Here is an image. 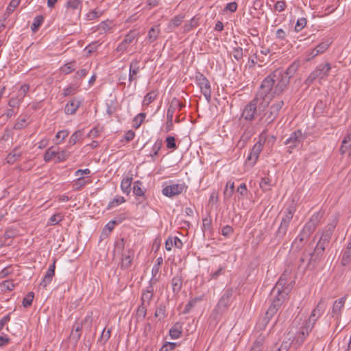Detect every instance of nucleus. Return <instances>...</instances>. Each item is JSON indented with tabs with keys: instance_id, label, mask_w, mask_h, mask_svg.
<instances>
[{
	"instance_id": "f257e3e1",
	"label": "nucleus",
	"mask_w": 351,
	"mask_h": 351,
	"mask_svg": "<svg viewBox=\"0 0 351 351\" xmlns=\"http://www.w3.org/2000/svg\"><path fill=\"white\" fill-rule=\"evenodd\" d=\"M289 84L288 76L280 69H276L267 75L262 82L260 86L259 95L271 96L280 95Z\"/></svg>"
},
{
	"instance_id": "f03ea898",
	"label": "nucleus",
	"mask_w": 351,
	"mask_h": 351,
	"mask_svg": "<svg viewBox=\"0 0 351 351\" xmlns=\"http://www.w3.org/2000/svg\"><path fill=\"white\" fill-rule=\"evenodd\" d=\"M286 283L287 280L283 274L271 290V303L263 319L265 325L268 324L269 321L276 315L290 292L291 288L285 287Z\"/></svg>"
},
{
	"instance_id": "7ed1b4c3",
	"label": "nucleus",
	"mask_w": 351,
	"mask_h": 351,
	"mask_svg": "<svg viewBox=\"0 0 351 351\" xmlns=\"http://www.w3.org/2000/svg\"><path fill=\"white\" fill-rule=\"evenodd\" d=\"M326 308L325 300L322 298L317 303L315 308L312 311L309 317L305 319L300 331L298 332V336L295 338V342L298 346H301L306 338L308 336L317 320L323 315Z\"/></svg>"
},
{
	"instance_id": "20e7f679",
	"label": "nucleus",
	"mask_w": 351,
	"mask_h": 351,
	"mask_svg": "<svg viewBox=\"0 0 351 351\" xmlns=\"http://www.w3.org/2000/svg\"><path fill=\"white\" fill-rule=\"evenodd\" d=\"M269 100L258 94L249 104L243 108L242 117L247 121H252L258 114L264 110L269 105Z\"/></svg>"
},
{
	"instance_id": "39448f33",
	"label": "nucleus",
	"mask_w": 351,
	"mask_h": 351,
	"mask_svg": "<svg viewBox=\"0 0 351 351\" xmlns=\"http://www.w3.org/2000/svg\"><path fill=\"white\" fill-rule=\"evenodd\" d=\"M296 210V204L293 199L285 208L280 226L276 232V237L282 239L286 234L289 223Z\"/></svg>"
},
{
	"instance_id": "423d86ee",
	"label": "nucleus",
	"mask_w": 351,
	"mask_h": 351,
	"mask_svg": "<svg viewBox=\"0 0 351 351\" xmlns=\"http://www.w3.org/2000/svg\"><path fill=\"white\" fill-rule=\"evenodd\" d=\"M330 70L331 65L328 62L318 64L315 69L306 79L305 84L310 86L316 79L318 80L319 84H322V81L326 80Z\"/></svg>"
},
{
	"instance_id": "0eeeda50",
	"label": "nucleus",
	"mask_w": 351,
	"mask_h": 351,
	"mask_svg": "<svg viewBox=\"0 0 351 351\" xmlns=\"http://www.w3.org/2000/svg\"><path fill=\"white\" fill-rule=\"evenodd\" d=\"M330 239L328 238V236H324L322 234L320 237L315 249L314 252L310 254V258L308 261V263L307 267H310L312 262H315L317 259H319L320 256L322 255L326 247L330 242Z\"/></svg>"
},
{
	"instance_id": "6e6552de",
	"label": "nucleus",
	"mask_w": 351,
	"mask_h": 351,
	"mask_svg": "<svg viewBox=\"0 0 351 351\" xmlns=\"http://www.w3.org/2000/svg\"><path fill=\"white\" fill-rule=\"evenodd\" d=\"M306 137V134L302 130H298L290 134L289 137L285 141V144L288 146L291 153L292 149L302 145Z\"/></svg>"
},
{
	"instance_id": "1a4fd4ad",
	"label": "nucleus",
	"mask_w": 351,
	"mask_h": 351,
	"mask_svg": "<svg viewBox=\"0 0 351 351\" xmlns=\"http://www.w3.org/2000/svg\"><path fill=\"white\" fill-rule=\"evenodd\" d=\"M284 106L283 100L275 101L269 107V110L265 114V121L267 124L271 123L278 116L280 110Z\"/></svg>"
},
{
	"instance_id": "9d476101",
	"label": "nucleus",
	"mask_w": 351,
	"mask_h": 351,
	"mask_svg": "<svg viewBox=\"0 0 351 351\" xmlns=\"http://www.w3.org/2000/svg\"><path fill=\"white\" fill-rule=\"evenodd\" d=\"M196 82L200 88L201 93L204 95L206 99L210 101L211 98V88L208 80L201 73L196 75Z\"/></svg>"
},
{
	"instance_id": "9b49d317",
	"label": "nucleus",
	"mask_w": 351,
	"mask_h": 351,
	"mask_svg": "<svg viewBox=\"0 0 351 351\" xmlns=\"http://www.w3.org/2000/svg\"><path fill=\"white\" fill-rule=\"evenodd\" d=\"M187 186L185 183H176L168 185L162 189V193L164 195L173 197L181 194L183 191H186Z\"/></svg>"
},
{
	"instance_id": "f8f14e48",
	"label": "nucleus",
	"mask_w": 351,
	"mask_h": 351,
	"mask_svg": "<svg viewBox=\"0 0 351 351\" xmlns=\"http://www.w3.org/2000/svg\"><path fill=\"white\" fill-rule=\"evenodd\" d=\"M265 139L263 140V141L262 142V136L261 137V139L254 144V145L253 146L249 156H247V163L250 166V167H253L258 157H259V154H261V152H262L263 150V144H264V142H265Z\"/></svg>"
},
{
	"instance_id": "ddd939ff",
	"label": "nucleus",
	"mask_w": 351,
	"mask_h": 351,
	"mask_svg": "<svg viewBox=\"0 0 351 351\" xmlns=\"http://www.w3.org/2000/svg\"><path fill=\"white\" fill-rule=\"evenodd\" d=\"M231 295L232 293L229 291H227L226 293H224L214 309L215 313L221 315L227 310L230 304Z\"/></svg>"
},
{
	"instance_id": "4468645a",
	"label": "nucleus",
	"mask_w": 351,
	"mask_h": 351,
	"mask_svg": "<svg viewBox=\"0 0 351 351\" xmlns=\"http://www.w3.org/2000/svg\"><path fill=\"white\" fill-rule=\"evenodd\" d=\"M346 297L343 296L341 298L336 300L332 307V317H335L337 322L339 323L341 320V313L344 308Z\"/></svg>"
},
{
	"instance_id": "2eb2a0df",
	"label": "nucleus",
	"mask_w": 351,
	"mask_h": 351,
	"mask_svg": "<svg viewBox=\"0 0 351 351\" xmlns=\"http://www.w3.org/2000/svg\"><path fill=\"white\" fill-rule=\"evenodd\" d=\"M142 68L140 65V61L134 59L131 61L130 63V69H129V75H128V81L130 82V85L133 82H136L138 79V74L139 73L141 69Z\"/></svg>"
},
{
	"instance_id": "dca6fc26",
	"label": "nucleus",
	"mask_w": 351,
	"mask_h": 351,
	"mask_svg": "<svg viewBox=\"0 0 351 351\" xmlns=\"http://www.w3.org/2000/svg\"><path fill=\"white\" fill-rule=\"evenodd\" d=\"M137 34L135 31H130L124 39L118 45L116 50L118 52L123 53L129 45L136 38Z\"/></svg>"
},
{
	"instance_id": "f3484780",
	"label": "nucleus",
	"mask_w": 351,
	"mask_h": 351,
	"mask_svg": "<svg viewBox=\"0 0 351 351\" xmlns=\"http://www.w3.org/2000/svg\"><path fill=\"white\" fill-rule=\"evenodd\" d=\"M56 262V260L54 259L53 263L49 265L45 275L40 283V287L45 289L51 282L52 279L55 275Z\"/></svg>"
},
{
	"instance_id": "a211bd4d",
	"label": "nucleus",
	"mask_w": 351,
	"mask_h": 351,
	"mask_svg": "<svg viewBox=\"0 0 351 351\" xmlns=\"http://www.w3.org/2000/svg\"><path fill=\"white\" fill-rule=\"evenodd\" d=\"M185 106V104L180 101L178 98L173 97L169 104L167 112V117L173 118L174 114L176 111H180L182 108Z\"/></svg>"
},
{
	"instance_id": "6ab92c4d",
	"label": "nucleus",
	"mask_w": 351,
	"mask_h": 351,
	"mask_svg": "<svg viewBox=\"0 0 351 351\" xmlns=\"http://www.w3.org/2000/svg\"><path fill=\"white\" fill-rule=\"evenodd\" d=\"M154 296V287L151 282L147 287L146 289L143 291L141 295V304L146 306H149L151 301Z\"/></svg>"
},
{
	"instance_id": "aec40b11",
	"label": "nucleus",
	"mask_w": 351,
	"mask_h": 351,
	"mask_svg": "<svg viewBox=\"0 0 351 351\" xmlns=\"http://www.w3.org/2000/svg\"><path fill=\"white\" fill-rule=\"evenodd\" d=\"M114 27V25L112 21L106 20L101 22L97 26V30L99 32V34H104L112 32Z\"/></svg>"
},
{
	"instance_id": "412c9836",
	"label": "nucleus",
	"mask_w": 351,
	"mask_h": 351,
	"mask_svg": "<svg viewBox=\"0 0 351 351\" xmlns=\"http://www.w3.org/2000/svg\"><path fill=\"white\" fill-rule=\"evenodd\" d=\"M82 101L74 98L69 101L64 107V112L67 114H73L81 105Z\"/></svg>"
},
{
	"instance_id": "4be33fe9",
	"label": "nucleus",
	"mask_w": 351,
	"mask_h": 351,
	"mask_svg": "<svg viewBox=\"0 0 351 351\" xmlns=\"http://www.w3.org/2000/svg\"><path fill=\"white\" fill-rule=\"evenodd\" d=\"M331 42L330 40H326L324 42H322L317 45L311 52L310 55L311 58H315V56H318L319 54H321L324 53L325 51L327 50V49L330 45Z\"/></svg>"
},
{
	"instance_id": "5701e85b",
	"label": "nucleus",
	"mask_w": 351,
	"mask_h": 351,
	"mask_svg": "<svg viewBox=\"0 0 351 351\" xmlns=\"http://www.w3.org/2000/svg\"><path fill=\"white\" fill-rule=\"evenodd\" d=\"M82 328V322H75L73 326L72 331L70 334V338L75 343H77L81 337V330Z\"/></svg>"
},
{
	"instance_id": "b1692460",
	"label": "nucleus",
	"mask_w": 351,
	"mask_h": 351,
	"mask_svg": "<svg viewBox=\"0 0 351 351\" xmlns=\"http://www.w3.org/2000/svg\"><path fill=\"white\" fill-rule=\"evenodd\" d=\"M340 152L342 154L349 152V156H351V132H349L343 138L340 148Z\"/></svg>"
},
{
	"instance_id": "393cba45",
	"label": "nucleus",
	"mask_w": 351,
	"mask_h": 351,
	"mask_svg": "<svg viewBox=\"0 0 351 351\" xmlns=\"http://www.w3.org/2000/svg\"><path fill=\"white\" fill-rule=\"evenodd\" d=\"M182 332V326L180 322L175 323L169 330V335L171 339H178Z\"/></svg>"
},
{
	"instance_id": "a878e982",
	"label": "nucleus",
	"mask_w": 351,
	"mask_h": 351,
	"mask_svg": "<svg viewBox=\"0 0 351 351\" xmlns=\"http://www.w3.org/2000/svg\"><path fill=\"white\" fill-rule=\"evenodd\" d=\"M199 17L197 16H193L190 21H187L183 26V32H189L191 29L197 27L199 25Z\"/></svg>"
},
{
	"instance_id": "bb28decb",
	"label": "nucleus",
	"mask_w": 351,
	"mask_h": 351,
	"mask_svg": "<svg viewBox=\"0 0 351 351\" xmlns=\"http://www.w3.org/2000/svg\"><path fill=\"white\" fill-rule=\"evenodd\" d=\"M22 155V152L19 147L14 148L6 157V161L8 164H13L19 160Z\"/></svg>"
},
{
	"instance_id": "cd10ccee",
	"label": "nucleus",
	"mask_w": 351,
	"mask_h": 351,
	"mask_svg": "<svg viewBox=\"0 0 351 351\" xmlns=\"http://www.w3.org/2000/svg\"><path fill=\"white\" fill-rule=\"evenodd\" d=\"M171 287L173 293H178L182 287V278L180 275H176L171 279Z\"/></svg>"
},
{
	"instance_id": "c85d7f7f",
	"label": "nucleus",
	"mask_w": 351,
	"mask_h": 351,
	"mask_svg": "<svg viewBox=\"0 0 351 351\" xmlns=\"http://www.w3.org/2000/svg\"><path fill=\"white\" fill-rule=\"evenodd\" d=\"M162 145L161 139H157L154 143L152 151L149 155L151 157L152 161H155L156 156L158 155L159 151L160 150Z\"/></svg>"
},
{
	"instance_id": "c756f323",
	"label": "nucleus",
	"mask_w": 351,
	"mask_h": 351,
	"mask_svg": "<svg viewBox=\"0 0 351 351\" xmlns=\"http://www.w3.org/2000/svg\"><path fill=\"white\" fill-rule=\"evenodd\" d=\"M158 95V93L157 90H152L147 93L142 102L143 106H148L157 98Z\"/></svg>"
},
{
	"instance_id": "7c9ffc66",
	"label": "nucleus",
	"mask_w": 351,
	"mask_h": 351,
	"mask_svg": "<svg viewBox=\"0 0 351 351\" xmlns=\"http://www.w3.org/2000/svg\"><path fill=\"white\" fill-rule=\"evenodd\" d=\"M264 349V337L258 336L254 342L250 351H263Z\"/></svg>"
},
{
	"instance_id": "2f4dec72",
	"label": "nucleus",
	"mask_w": 351,
	"mask_h": 351,
	"mask_svg": "<svg viewBox=\"0 0 351 351\" xmlns=\"http://www.w3.org/2000/svg\"><path fill=\"white\" fill-rule=\"evenodd\" d=\"M132 181V178H124L121 182V189L123 193L128 195L130 193V186Z\"/></svg>"
},
{
	"instance_id": "473e14b6",
	"label": "nucleus",
	"mask_w": 351,
	"mask_h": 351,
	"mask_svg": "<svg viewBox=\"0 0 351 351\" xmlns=\"http://www.w3.org/2000/svg\"><path fill=\"white\" fill-rule=\"evenodd\" d=\"M160 34V29L158 27L154 26L152 27L148 32L147 34V40L149 43H152L155 41Z\"/></svg>"
},
{
	"instance_id": "72a5a7b5",
	"label": "nucleus",
	"mask_w": 351,
	"mask_h": 351,
	"mask_svg": "<svg viewBox=\"0 0 351 351\" xmlns=\"http://www.w3.org/2000/svg\"><path fill=\"white\" fill-rule=\"evenodd\" d=\"M125 202V199L123 196L117 195L116 196L112 201H110L108 206L107 209L110 210L114 207L118 206L119 205L124 203Z\"/></svg>"
},
{
	"instance_id": "f704fd0d",
	"label": "nucleus",
	"mask_w": 351,
	"mask_h": 351,
	"mask_svg": "<svg viewBox=\"0 0 351 351\" xmlns=\"http://www.w3.org/2000/svg\"><path fill=\"white\" fill-rule=\"evenodd\" d=\"M83 132L81 130L75 132L69 138L68 141V146H73L78 142L82 137Z\"/></svg>"
},
{
	"instance_id": "c9c22d12",
	"label": "nucleus",
	"mask_w": 351,
	"mask_h": 351,
	"mask_svg": "<svg viewBox=\"0 0 351 351\" xmlns=\"http://www.w3.org/2000/svg\"><path fill=\"white\" fill-rule=\"evenodd\" d=\"M313 217L314 216H313L312 218L309 220V221H308L305 224L302 229V234H306L307 235H309L314 231L315 228V223L313 221Z\"/></svg>"
},
{
	"instance_id": "e433bc0d",
	"label": "nucleus",
	"mask_w": 351,
	"mask_h": 351,
	"mask_svg": "<svg viewBox=\"0 0 351 351\" xmlns=\"http://www.w3.org/2000/svg\"><path fill=\"white\" fill-rule=\"evenodd\" d=\"M133 259V253L128 252V254H124L121 261V267L127 269L131 266Z\"/></svg>"
},
{
	"instance_id": "4c0bfd02",
	"label": "nucleus",
	"mask_w": 351,
	"mask_h": 351,
	"mask_svg": "<svg viewBox=\"0 0 351 351\" xmlns=\"http://www.w3.org/2000/svg\"><path fill=\"white\" fill-rule=\"evenodd\" d=\"M82 4V0H68L66 3V7L68 9L79 10L78 13L80 14Z\"/></svg>"
},
{
	"instance_id": "58836bf2",
	"label": "nucleus",
	"mask_w": 351,
	"mask_h": 351,
	"mask_svg": "<svg viewBox=\"0 0 351 351\" xmlns=\"http://www.w3.org/2000/svg\"><path fill=\"white\" fill-rule=\"evenodd\" d=\"M103 14V12L97 8L93 10L86 14V19L92 21L100 17Z\"/></svg>"
},
{
	"instance_id": "ea45409f",
	"label": "nucleus",
	"mask_w": 351,
	"mask_h": 351,
	"mask_svg": "<svg viewBox=\"0 0 351 351\" xmlns=\"http://www.w3.org/2000/svg\"><path fill=\"white\" fill-rule=\"evenodd\" d=\"M78 90V86L75 84H70L63 90L62 95L64 97L71 96L75 95Z\"/></svg>"
},
{
	"instance_id": "a19ab883",
	"label": "nucleus",
	"mask_w": 351,
	"mask_h": 351,
	"mask_svg": "<svg viewBox=\"0 0 351 351\" xmlns=\"http://www.w3.org/2000/svg\"><path fill=\"white\" fill-rule=\"evenodd\" d=\"M351 261V249L348 247L342 253L341 264L343 266L347 265Z\"/></svg>"
},
{
	"instance_id": "79ce46f5",
	"label": "nucleus",
	"mask_w": 351,
	"mask_h": 351,
	"mask_svg": "<svg viewBox=\"0 0 351 351\" xmlns=\"http://www.w3.org/2000/svg\"><path fill=\"white\" fill-rule=\"evenodd\" d=\"M75 69V62H71L60 67V71L64 74H69Z\"/></svg>"
},
{
	"instance_id": "37998d69",
	"label": "nucleus",
	"mask_w": 351,
	"mask_h": 351,
	"mask_svg": "<svg viewBox=\"0 0 351 351\" xmlns=\"http://www.w3.org/2000/svg\"><path fill=\"white\" fill-rule=\"evenodd\" d=\"M43 21H44V18L43 16H41V15L36 16L34 18V22L32 25V27H31L32 30L33 32H36L38 30V29L39 28V27L42 25Z\"/></svg>"
},
{
	"instance_id": "c03bdc74",
	"label": "nucleus",
	"mask_w": 351,
	"mask_h": 351,
	"mask_svg": "<svg viewBox=\"0 0 351 351\" xmlns=\"http://www.w3.org/2000/svg\"><path fill=\"white\" fill-rule=\"evenodd\" d=\"M70 156V152L66 149L56 152V162H60L66 160Z\"/></svg>"
},
{
	"instance_id": "a18cd8bd",
	"label": "nucleus",
	"mask_w": 351,
	"mask_h": 351,
	"mask_svg": "<svg viewBox=\"0 0 351 351\" xmlns=\"http://www.w3.org/2000/svg\"><path fill=\"white\" fill-rule=\"evenodd\" d=\"M232 56L238 62L242 61L243 58V49L240 47H234L232 50Z\"/></svg>"
},
{
	"instance_id": "49530a36",
	"label": "nucleus",
	"mask_w": 351,
	"mask_h": 351,
	"mask_svg": "<svg viewBox=\"0 0 351 351\" xmlns=\"http://www.w3.org/2000/svg\"><path fill=\"white\" fill-rule=\"evenodd\" d=\"M166 308L164 305H159L155 312V317H158L159 319H163L166 317Z\"/></svg>"
},
{
	"instance_id": "de8ad7c7",
	"label": "nucleus",
	"mask_w": 351,
	"mask_h": 351,
	"mask_svg": "<svg viewBox=\"0 0 351 351\" xmlns=\"http://www.w3.org/2000/svg\"><path fill=\"white\" fill-rule=\"evenodd\" d=\"M53 158H56V151L53 150V147H49L44 154V160L45 162L51 160Z\"/></svg>"
},
{
	"instance_id": "09e8293b",
	"label": "nucleus",
	"mask_w": 351,
	"mask_h": 351,
	"mask_svg": "<svg viewBox=\"0 0 351 351\" xmlns=\"http://www.w3.org/2000/svg\"><path fill=\"white\" fill-rule=\"evenodd\" d=\"M69 132L67 130L59 131L56 135V143H62L69 135Z\"/></svg>"
},
{
	"instance_id": "8fccbe9b",
	"label": "nucleus",
	"mask_w": 351,
	"mask_h": 351,
	"mask_svg": "<svg viewBox=\"0 0 351 351\" xmlns=\"http://www.w3.org/2000/svg\"><path fill=\"white\" fill-rule=\"evenodd\" d=\"M20 2H21V0H11L8 6L7 7L5 14L8 16L11 14L15 10V8L19 6Z\"/></svg>"
},
{
	"instance_id": "3c124183",
	"label": "nucleus",
	"mask_w": 351,
	"mask_h": 351,
	"mask_svg": "<svg viewBox=\"0 0 351 351\" xmlns=\"http://www.w3.org/2000/svg\"><path fill=\"white\" fill-rule=\"evenodd\" d=\"M34 298V293L33 292H29L27 295L23 299V306L24 307L30 306L32 304V301Z\"/></svg>"
},
{
	"instance_id": "603ef678",
	"label": "nucleus",
	"mask_w": 351,
	"mask_h": 351,
	"mask_svg": "<svg viewBox=\"0 0 351 351\" xmlns=\"http://www.w3.org/2000/svg\"><path fill=\"white\" fill-rule=\"evenodd\" d=\"M146 114L144 112L139 113L138 115H136L133 120L134 122V126L136 128H138L143 123L144 119H145Z\"/></svg>"
},
{
	"instance_id": "864d4df0",
	"label": "nucleus",
	"mask_w": 351,
	"mask_h": 351,
	"mask_svg": "<svg viewBox=\"0 0 351 351\" xmlns=\"http://www.w3.org/2000/svg\"><path fill=\"white\" fill-rule=\"evenodd\" d=\"M212 228V219L210 217H206L202 219V230L204 232L210 231Z\"/></svg>"
},
{
	"instance_id": "5fc2aeb1",
	"label": "nucleus",
	"mask_w": 351,
	"mask_h": 351,
	"mask_svg": "<svg viewBox=\"0 0 351 351\" xmlns=\"http://www.w3.org/2000/svg\"><path fill=\"white\" fill-rule=\"evenodd\" d=\"M234 191V183L231 181H228L226 183V189L224 191V195L226 197H231Z\"/></svg>"
},
{
	"instance_id": "6e6d98bb",
	"label": "nucleus",
	"mask_w": 351,
	"mask_h": 351,
	"mask_svg": "<svg viewBox=\"0 0 351 351\" xmlns=\"http://www.w3.org/2000/svg\"><path fill=\"white\" fill-rule=\"evenodd\" d=\"M141 184V182L140 181H136L134 183L133 193L136 196H143V195H144V191L141 187V186H140Z\"/></svg>"
},
{
	"instance_id": "4d7b16f0",
	"label": "nucleus",
	"mask_w": 351,
	"mask_h": 351,
	"mask_svg": "<svg viewBox=\"0 0 351 351\" xmlns=\"http://www.w3.org/2000/svg\"><path fill=\"white\" fill-rule=\"evenodd\" d=\"M62 219H63V217L60 214H59V213L54 214L49 218V221H48V225L54 226L56 224H58Z\"/></svg>"
},
{
	"instance_id": "13d9d810",
	"label": "nucleus",
	"mask_w": 351,
	"mask_h": 351,
	"mask_svg": "<svg viewBox=\"0 0 351 351\" xmlns=\"http://www.w3.org/2000/svg\"><path fill=\"white\" fill-rule=\"evenodd\" d=\"M337 219H334L333 221L328 226L326 231L324 233H323L322 235L328 236V238L330 239L331 235L337 226Z\"/></svg>"
},
{
	"instance_id": "bf43d9fd",
	"label": "nucleus",
	"mask_w": 351,
	"mask_h": 351,
	"mask_svg": "<svg viewBox=\"0 0 351 351\" xmlns=\"http://www.w3.org/2000/svg\"><path fill=\"white\" fill-rule=\"evenodd\" d=\"M306 25V19L304 17L298 19L295 25V31L297 32H300Z\"/></svg>"
},
{
	"instance_id": "052dcab7",
	"label": "nucleus",
	"mask_w": 351,
	"mask_h": 351,
	"mask_svg": "<svg viewBox=\"0 0 351 351\" xmlns=\"http://www.w3.org/2000/svg\"><path fill=\"white\" fill-rule=\"evenodd\" d=\"M261 189L263 191H267L271 186V180L268 178H263L259 183Z\"/></svg>"
},
{
	"instance_id": "680f3d73",
	"label": "nucleus",
	"mask_w": 351,
	"mask_h": 351,
	"mask_svg": "<svg viewBox=\"0 0 351 351\" xmlns=\"http://www.w3.org/2000/svg\"><path fill=\"white\" fill-rule=\"evenodd\" d=\"M27 125V119L26 117H19L16 121V123L14 124V129L16 130H21L23 128H25Z\"/></svg>"
},
{
	"instance_id": "e2e57ef3",
	"label": "nucleus",
	"mask_w": 351,
	"mask_h": 351,
	"mask_svg": "<svg viewBox=\"0 0 351 351\" xmlns=\"http://www.w3.org/2000/svg\"><path fill=\"white\" fill-rule=\"evenodd\" d=\"M125 219V217H119L118 220H112L110 221L106 225V228L108 229L110 232H111L114 228V226L119 223H121L123 219Z\"/></svg>"
},
{
	"instance_id": "0e129e2a",
	"label": "nucleus",
	"mask_w": 351,
	"mask_h": 351,
	"mask_svg": "<svg viewBox=\"0 0 351 351\" xmlns=\"http://www.w3.org/2000/svg\"><path fill=\"white\" fill-rule=\"evenodd\" d=\"M200 298H193L192 300H191L184 307V313H189L191 309L196 304V303L198 302V301H200Z\"/></svg>"
},
{
	"instance_id": "69168bd1",
	"label": "nucleus",
	"mask_w": 351,
	"mask_h": 351,
	"mask_svg": "<svg viewBox=\"0 0 351 351\" xmlns=\"http://www.w3.org/2000/svg\"><path fill=\"white\" fill-rule=\"evenodd\" d=\"M166 143H167V147L168 149H176L177 148V145L176 143V139L173 136H167L166 138Z\"/></svg>"
},
{
	"instance_id": "338daca9",
	"label": "nucleus",
	"mask_w": 351,
	"mask_h": 351,
	"mask_svg": "<svg viewBox=\"0 0 351 351\" xmlns=\"http://www.w3.org/2000/svg\"><path fill=\"white\" fill-rule=\"evenodd\" d=\"M147 307L148 306L141 304L136 311L137 316L138 317L145 318L147 315Z\"/></svg>"
},
{
	"instance_id": "774afa93",
	"label": "nucleus",
	"mask_w": 351,
	"mask_h": 351,
	"mask_svg": "<svg viewBox=\"0 0 351 351\" xmlns=\"http://www.w3.org/2000/svg\"><path fill=\"white\" fill-rule=\"evenodd\" d=\"M177 343L167 342L160 349V351H171L177 346Z\"/></svg>"
}]
</instances>
